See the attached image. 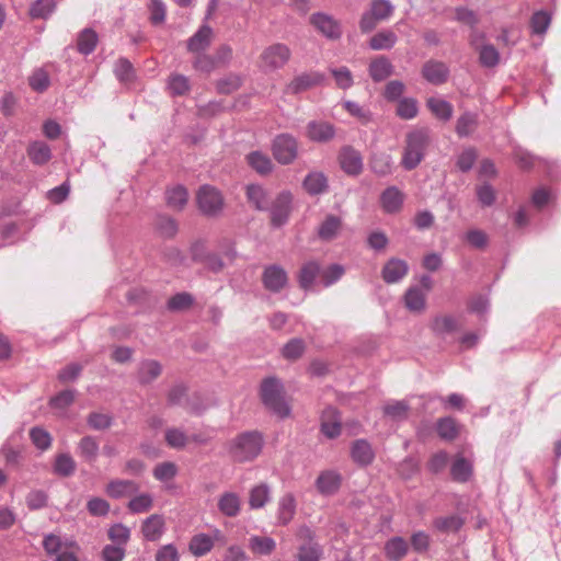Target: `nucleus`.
I'll return each instance as SVG.
<instances>
[{
    "label": "nucleus",
    "instance_id": "55",
    "mask_svg": "<svg viewBox=\"0 0 561 561\" xmlns=\"http://www.w3.org/2000/svg\"><path fill=\"white\" fill-rule=\"evenodd\" d=\"M56 3L54 0H37L30 9V14L33 19H47L55 10Z\"/></svg>",
    "mask_w": 561,
    "mask_h": 561
},
{
    "label": "nucleus",
    "instance_id": "52",
    "mask_svg": "<svg viewBox=\"0 0 561 561\" xmlns=\"http://www.w3.org/2000/svg\"><path fill=\"white\" fill-rule=\"evenodd\" d=\"M168 89L172 95L186 94L191 89L188 78L180 73L171 75L168 80Z\"/></svg>",
    "mask_w": 561,
    "mask_h": 561
},
{
    "label": "nucleus",
    "instance_id": "61",
    "mask_svg": "<svg viewBox=\"0 0 561 561\" xmlns=\"http://www.w3.org/2000/svg\"><path fill=\"white\" fill-rule=\"evenodd\" d=\"M242 84V78L238 75H229L217 82V90L222 94H230L237 91Z\"/></svg>",
    "mask_w": 561,
    "mask_h": 561
},
{
    "label": "nucleus",
    "instance_id": "27",
    "mask_svg": "<svg viewBox=\"0 0 561 561\" xmlns=\"http://www.w3.org/2000/svg\"><path fill=\"white\" fill-rule=\"evenodd\" d=\"M296 514V499L291 493L283 495L278 501L277 524L287 525Z\"/></svg>",
    "mask_w": 561,
    "mask_h": 561
},
{
    "label": "nucleus",
    "instance_id": "19",
    "mask_svg": "<svg viewBox=\"0 0 561 561\" xmlns=\"http://www.w3.org/2000/svg\"><path fill=\"white\" fill-rule=\"evenodd\" d=\"M162 373V366L158 360H142L137 369V380L140 385L146 386L154 381Z\"/></svg>",
    "mask_w": 561,
    "mask_h": 561
},
{
    "label": "nucleus",
    "instance_id": "12",
    "mask_svg": "<svg viewBox=\"0 0 561 561\" xmlns=\"http://www.w3.org/2000/svg\"><path fill=\"white\" fill-rule=\"evenodd\" d=\"M339 161L342 170L348 175H358L363 171L362 154L352 147L342 148Z\"/></svg>",
    "mask_w": 561,
    "mask_h": 561
},
{
    "label": "nucleus",
    "instance_id": "58",
    "mask_svg": "<svg viewBox=\"0 0 561 561\" xmlns=\"http://www.w3.org/2000/svg\"><path fill=\"white\" fill-rule=\"evenodd\" d=\"M194 304V297L188 293H179L168 301V309L171 311H183Z\"/></svg>",
    "mask_w": 561,
    "mask_h": 561
},
{
    "label": "nucleus",
    "instance_id": "54",
    "mask_svg": "<svg viewBox=\"0 0 561 561\" xmlns=\"http://www.w3.org/2000/svg\"><path fill=\"white\" fill-rule=\"evenodd\" d=\"M322 556L321 547L316 542L304 543L298 548V561H320Z\"/></svg>",
    "mask_w": 561,
    "mask_h": 561
},
{
    "label": "nucleus",
    "instance_id": "63",
    "mask_svg": "<svg viewBox=\"0 0 561 561\" xmlns=\"http://www.w3.org/2000/svg\"><path fill=\"white\" fill-rule=\"evenodd\" d=\"M30 436L33 444L42 450H46L51 445V436L50 434L41 427H33L30 431Z\"/></svg>",
    "mask_w": 561,
    "mask_h": 561
},
{
    "label": "nucleus",
    "instance_id": "49",
    "mask_svg": "<svg viewBox=\"0 0 561 561\" xmlns=\"http://www.w3.org/2000/svg\"><path fill=\"white\" fill-rule=\"evenodd\" d=\"M76 471V462L69 454H60L56 457L54 472L60 477H70Z\"/></svg>",
    "mask_w": 561,
    "mask_h": 561
},
{
    "label": "nucleus",
    "instance_id": "28",
    "mask_svg": "<svg viewBox=\"0 0 561 561\" xmlns=\"http://www.w3.org/2000/svg\"><path fill=\"white\" fill-rule=\"evenodd\" d=\"M473 472V465L462 456H457L450 467L453 480L457 482H467Z\"/></svg>",
    "mask_w": 561,
    "mask_h": 561
},
{
    "label": "nucleus",
    "instance_id": "17",
    "mask_svg": "<svg viewBox=\"0 0 561 561\" xmlns=\"http://www.w3.org/2000/svg\"><path fill=\"white\" fill-rule=\"evenodd\" d=\"M217 506L226 517H236L241 511V497L236 492H224L219 495Z\"/></svg>",
    "mask_w": 561,
    "mask_h": 561
},
{
    "label": "nucleus",
    "instance_id": "29",
    "mask_svg": "<svg viewBox=\"0 0 561 561\" xmlns=\"http://www.w3.org/2000/svg\"><path fill=\"white\" fill-rule=\"evenodd\" d=\"M213 30L208 25H203L187 42V49L192 53L205 50L211 42Z\"/></svg>",
    "mask_w": 561,
    "mask_h": 561
},
{
    "label": "nucleus",
    "instance_id": "6",
    "mask_svg": "<svg viewBox=\"0 0 561 561\" xmlns=\"http://www.w3.org/2000/svg\"><path fill=\"white\" fill-rule=\"evenodd\" d=\"M272 151L277 162L289 164L296 159L298 153L297 140L289 134H280L274 138Z\"/></svg>",
    "mask_w": 561,
    "mask_h": 561
},
{
    "label": "nucleus",
    "instance_id": "48",
    "mask_svg": "<svg viewBox=\"0 0 561 561\" xmlns=\"http://www.w3.org/2000/svg\"><path fill=\"white\" fill-rule=\"evenodd\" d=\"M164 439L169 447L183 449L187 445L190 438L183 430L170 427L165 431Z\"/></svg>",
    "mask_w": 561,
    "mask_h": 561
},
{
    "label": "nucleus",
    "instance_id": "22",
    "mask_svg": "<svg viewBox=\"0 0 561 561\" xmlns=\"http://www.w3.org/2000/svg\"><path fill=\"white\" fill-rule=\"evenodd\" d=\"M307 135L312 141L327 142L334 137L335 129L328 122L312 121L307 126Z\"/></svg>",
    "mask_w": 561,
    "mask_h": 561
},
{
    "label": "nucleus",
    "instance_id": "8",
    "mask_svg": "<svg viewBox=\"0 0 561 561\" xmlns=\"http://www.w3.org/2000/svg\"><path fill=\"white\" fill-rule=\"evenodd\" d=\"M262 282L265 289L279 293L288 283L287 273L279 265H268L263 271Z\"/></svg>",
    "mask_w": 561,
    "mask_h": 561
},
{
    "label": "nucleus",
    "instance_id": "35",
    "mask_svg": "<svg viewBox=\"0 0 561 561\" xmlns=\"http://www.w3.org/2000/svg\"><path fill=\"white\" fill-rule=\"evenodd\" d=\"M271 500V489L266 483L253 486L249 492V506L259 510L265 506Z\"/></svg>",
    "mask_w": 561,
    "mask_h": 561
},
{
    "label": "nucleus",
    "instance_id": "32",
    "mask_svg": "<svg viewBox=\"0 0 561 561\" xmlns=\"http://www.w3.org/2000/svg\"><path fill=\"white\" fill-rule=\"evenodd\" d=\"M250 550L257 556H270L276 549V541L266 536H251L249 538Z\"/></svg>",
    "mask_w": 561,
    "mask_h": 561
},
{
    "label": "nucleus",
    "instance_id": "41",
    "mask_svg": "<svg viewBox=\"0 0 561 561\" xmlns=\"http://www.w3.org/2000/svg\"><path fill=\"white\" fill-rule=\"evenodd\" d=\"M398 41L396 33L386 30L376 33L369 39V47L374 50L391 49Z\"/></svg>",
    "mask_w": 561,
    "mask_h": 561
},
{
    "label": "nucleus",
    "instance_id": "43",
    "mask_svg": "<svg viewBox=\"0 0 561 561\" xmlns=\"http://www.w3.org/2000/svg\"><path fill=\"white\" fill-rule=\"evenodd\" d=\"M477 125V114L471 112H465L457 119L456 133L459 137H468L476 130Z\"/></svg>",
    "mask_w": 561,
    "mask_h": 561
},
{
    "label": "nucleus",
    "instance_id": "36",
    "mask_svg": "<svg viewBox=\"0 0 561 561\" xmlns=\"http://www.w3.org/2000/svg\"><path fill=\"white\" fill-rule=\"evenodd\" d=\"M247 198L255 209L267 210L268 209V195L267 192L257 184H250L247 186Z\"/></svg>",
    "mask_w": 561,
    "mask_h": 561
},
{
    "label": "nucleus",
    "instance_id": "53",
    "mask_svg": "<svg viewBox=\"0 0 561 561\" xmlns=\"http://www.w3.org/2000/svg\"><path fill=\"white\" fill-rule=\"evenodd\" d=\"M383 414L392 420H404L408 416L409 404L405 401H392L383 405Z\"/></svg>",
    "mask_w": 561,
    "mask_h": 561
},
{
    "label": "nucleus",
    "instance_id": "46",
    "mask_svg": "<svg viewBox=\"0 0 561 561\" xmlns=\"http://www.w3.org/2000/svg\"><path fill=\"white\" fill-rule=\"evenodd\" d=\"M153 506V496L149 493H140L135 495L127 504L129 512L133 514H144L149 512Z\"/></svg>",
    "mask_w": 561,
    "mask_h": 561
},
{
    "label": "nucleus",
    "instance_id": "23",
    "mask_svg": "<svg viewBox=\"0 0 561 561\" xmlns=\"http://www.w3.org/2000/svg\"><path fill=\"white\" fill-rule=\"evenodd\" d=\"M100 451L99 440L93 436L82 437L77 446V453L83 461L92 465L96 461Z\"/></svg>",
    "mask_w": 561,
    "mask_h": 561
},
{
    "label": "nucleus",
    "instance_id": "44",
    "mask_svg": "<svg viewBox=\"0 0 561 561\" xmlns=\"http://www.w3.org/2000/svg\"><path fill=\"white\" fill-rule=\"evenodd\" d=\"M427 106L431 110V112L442 121L447 122L453 116V105L443 99L430 98L427 100Z\"/></svg>",
    "mask_w": 561,
    "mask_h": 561
},
{
    "label": "nucleus",
    "instance_id": "40",
    "mask_svg": "<svg viewBox=\"0 0 561 561\" xmlns=\"http://www.w3.org/2000/svg\"><path fill=\"white\" fill-rule=\"evenodd\" d=\"M432 331L439 336L457 331L458 323L453 316H437L431 323Z\"/></svg>",
    "mask_w": 561,
    "mask_h": 561
},
{
    "label": "nucleus",
    "instance_id": "7",
    "mask_svg": "<svg viewBox=\"0 0 561 561\" xmlns=\"http://www.w3.org/2000/svg\"><path fill=\"white\" fill-rule=\"evenodd\" d=\"M293 195L288 191L280 192L275 199L268 204L271 224L273 227L284 226L291 213Z\"/></svg>",
    "mask_w": 561,
    "mask_h": 561
},
{
    "label": "nucleus",
    "instance_id": "38",
    "mask_svg": "<svg viewBox=\"0 0 561 561\" xmlns=\"http://www.w3.org/2000/svg\"><path fill=\"white\" fill-rule=\"evenodd\" d=\"M304 187L310 195H319L328 190V179L322 172H311L304 180Z\"/></svg>",
    "mask_w": 561,
    "mask_h": 561
},
{
    "label": "nucleus",
    "instance_id": "51",
    "mask_svg": "<svg viewBox=\"0 0 561 561\" xmlns=\"http://www.w3.org/2000/svg\"><path fill=\"white\" fill-rule=\"evenodd\" d=\"M463 525V519L458 515L437 517L434 520V527L444 533H456Z\"/></svg>",
    "mask_w": 561,
    "mask_h": 561
},
{
    "label": "nucleus",
    "instance_id": "33",
    "mask_svg": "<svg viewBox=\"0 0 561 561\" xmlns=\"http://www.w3.org/2000/svg\"><path fill=\"white\" fill-rule=\"evenodd\" d=\"M213 548L214 539L204 533L193 536L188 543V550L195 557H203L210 552Z\"/></svg>",
    "mask_w": 561,
    "mask_h": 561
},
{
    "label": "nucleus",
    "instance_id": "64",
    "mask_svg": "<svg viewBox=\"0 0 561 561\" xmlns=\"http://www.w3.org/2000/svg\"><path fill=\"white\" fill-rule=\"evenodd\" d=\"M110 503L102 497H91L87 503V510L92 516H106L110 512Z\"/></svg>",
    "mask_w": 561,
    "mask_h": 561
},
{
    "label": "nucleus",
    "instance_id": "16",
    "mask_svg": "<svg viewBox=\"0 0 561 561\" xmlns=\"http://www.w3.org/2000/svg\"><path fill=\"white\" fill-rule=\"evenodd\" d=\"M409 272V266L405 261L400 259H390L381 271L382 279L387 284L399 283Z\"/></svg>",
    "mask_w": 561,
    "mask_h": 561
},
{
    "label": "nucleus",
    "instance_id": "2",
    "mask_svg": "<svg viewBox=\"0 0 561 561\" xmlns=\"http://www.w3.org/2000/svg\"><path fill=\"white\" fill-rule=\"evenodd\" d=\"M431 142L428 128L421 127L409 131L405 136L401 165L405 170H414L423 161Z\"/></svg>",
    "mask_w": 561,
    "mask_h": 561
},
{
    "label": "nucleus",
    "instance_id": "50",
    "mask_svg": "<svg viewBox=\"0 0 561 561\" xmlns=\"http://www.w3.org/2000/svg\"><path fill=\"white\" fill-rule=\"evenodd\" d=\"M320 273V266L316 262L306 263L299 273V285L304 289H308L312 286L316 277Z\"/></svg>",
    "mask_w": 561,
    "mask_h": 561
},
{
    "label": "nucleus",
    "instance_id": "9",
    "mask_svg": "<svg viewBox=\"0 0 561 561\" xmlns=\"http://www.w3.org/2000/svg\"><path fill=\"white\" fill-rule=\"evenodd\" d=\"M310 23L325 37L337 39L342 35L341 26L336 20L325 13H314L310 16Z\"/></svg>",
    "mask_w": 561,
    "mask_h": 561
},
{
    "label": "nucleus",
    "instance_id": "31",
    "mask_svg": "<svg viewBox=\"0 0 561 561\" xmlns=\"http://www.w3.org/2000/svg\"><path fill=\"white\" fill-rule=\"evenodd\" d=\"M342 227V220L334 215H328L318 228V236L323 241L333 240Z\"/></svg>",
    "mask_w": 561,
    "mask_h": 561
},
{
    "label": "nucleus",
    "instance_id": "39",
    "mask_svg": "<svg viewBox=\"0 0 561 561\" xmlns=\"http://www.w3.org/2000/svg\"><path fill=\"white\" fill-rule=\"evenodd\" d=\"M249 165L261 175L272 172L273 163L270 157L261 151H252L247 156Z\"/></svg>",
    "mask_w": 561,
    "mask_h": 561
},
{
    "label": "nucleus",
    "instance_id": "26",
    "mask_svg": "<svg viewBox=\"0 0 561 561\" xmlns=\"http://www.w3.org/2000/svg\"><path fill=\"white\" fill-rule=\"evenodd\" d=\"M351 456L352 459L360 466H367L371 463L375 458V454L370 444L365 439H357L353 443L351 448Z\"/></svg>",
    "mask_w": 561,
    "mask_h": 561
},
{
    "label": "nucleus",
    "instance_id": "56",
    "mask_svg": "<svg viewBox=\"0 0 561 561\" xmlns=\"http://www.w3.org/2000/svg\"><path fill=\"white\" fill-rule=\"evenodd\" d=\"M156 228L163 238H172L178 232L176 221L169 216H158L156 220Z\"/></svg>",
    "mask_w": 561,
    "mask_h": 561
},
{
    "label": "nucleus",
    "instance_id": "62",
    "mask_svg": "<svg viewBox=\"0 0 561 561\" xmlns=\"http://www.w3.org/2000/svg\"><path fill=\"white\" fill-rule=\"evenodd\" d=\"M116 78L124 83L131 82L134 79V68L129 60L121 58L117 60L114 69Z\"/></svg>",
    "mask_w": 561,
    "mask_h": 561
},
{
    "label": "nucleus",
    "instance_id": "14",
    "mask_svg": "<svg viewBox=\"0 0 561 561\" xmlns=\"http://www.w3.org/2000/svg\"><path fill=\"white\" fill-rule=\"evenodd\" d=\"M448 75L449 69L443 61L428 60L422 68L424 79L435 85L446 82Z\"/></svg>",
    "mask_w": 561,
    "mask_h": 561
},
{
    "label": "nucleus",
    "instance_id": "21",
    "mask_svg": "<svg viewBox=\"0 0 561 561\" xmlns=\"http://www.w3.org/2000/svg\"><path fill=\"white\" fill-rule=\"evenodd\" d=\"M426 295L419 286L409 287L403 297L405 308L411 312L422 313L426 308Z\"/></svg>",
    "mask_w": 561,
    "mask_h": 561
},
{
    "label": "nucleus",
    "instance_id": "25",
    "mask_svg": "<svg viewBox=\"0 0 561 561\" xmlns=\"http://www.w3.org/2000/svg\"><path fill=\"white\" fill-rule=\"evenodd\" d=\"M323 77L320 73H301L294 78L287 85L286 91L288 93L297 94L300 93L322 81Z\"/></svg>",
    "mask_w": 561,
    "mask_h": 561
},
{
    "label": "nucleus",
    "instance_id": "15",
    "mask_svg": "<svg viewBox=\"0 0 561 561\" xmlns=\"http://www.w3.org/2000/svg\"><path fill=\"white\" fill-rule=\"evenodd\" d=\"M342 477L335 470L322 471L316 480V486L322 495H332L336 493L341 486Z\"/></svg>",
    "mask_w": 561,
    "mask_h": 561
},
{
    "label": "nucleus",
    "instance_id": "47",
    "mask_svg": "<svg viewBox=\"0 0 561 561\" xmlns=\"http://www.w3.org/2000/svg\"><path fill=\"white\" fill-rule=\"evenodd\" d=\"M479 61L485 68H493L500 62V53L492 44H483L478 49Z\"/></svg>",
    "mask_w": 561,
    "mask_h": 561
},
{
    "label": "nucleus",
    "instance_id": "11",
    "mask_svg": "<svg viewBox=\"0 0 561 561\" xmlns=\"http://www.w3.org/2000/svg\"><path fill=\"white\" fill-rule=\"evenodd\" d=\"M342 431V421L339 411L333 407H328L321 414V433L332 439L340 436Z\"/></svg>",
    "mask_w": 561,
    "mask_h": 561
},
{
    "label": "nucleus",
    "instance_id": "37",
    "mask_svg": "<svg viewBox=\"0 0 561 561\" xmlns=\"http://www.w3.org/2000/svg\"><path fill=\"white\" fill-rule=\"evenodd\" d=\"M99 36L92 28L82 30L77 38V49L82 55H90L94 51Z\"/></svg>",
    "mask_w": 561,
    "mask_h": 561
},
{
    "label": "nucleus",
    "instance_id": "4",
    "mask_svg": "<svg viewBox=\"0 0 561 561\" xmlns=\"http://www.w3.org/2000/svg\"><path fill=\"white\" fill-rule=\"evenodd\" d=\"M291 50L283 43H274L265 47L260 55L259 67L265 71L282 69L290 59Z\"/></svg>",
    "mask_w": 561,
    "mask_h": 561
},
{
    "label": "nucleus",
    "instance_id": "34",
    "mask_svg": "<svg viewBox=\"0 0 561 561\" xmlns=\"http://www.w3.org/2000/svg\"><path fill=\"white\" fill-rule=\"evenodd\" d=\"M392 164V157L386 152H376L370 158V170L378 176L391 174Z\"/></svg>",
    "mask_w": 561,
    "mask_h": 561
},
{
    "label": "nucleus",
    "instance_id": "10",
    "mask_svg": "<svg viewBox=\"0 0 561 561\" xmlns=\"http://www.w3.org/2000/svg\"><path fill=\"white\" fill-rule=\"evenodd\" d=\"M140 531L147 541H158L165 531V519L161 514H152L142 520Z\"/></svg>",
    "mask_w": 561,
    "mask_h": 561
},
{
    "label": "nucleus",
    "instance_id": "3",
    "mask_svg": "<svg viewBox=\"0 0 561 561\" xmlns=\"http://www.w3.org/2000/svg\"><path fill=\"white\" fill-rule=\"evenodd\" d=\"M261 399L264 405L279 417H286L290 408L284 398V387L275 377L265 378L261 383Z\"/></svg>",
    "mask_w": 561,
    "mask_h": 561
},
{
    "label": "nucleus",
    "instance_id": "18",
    "mask_svg": "<svg viewBox=\"0 0 561 561\" xmlns=\"http://www.w3.org/2000/svg\"><path fill=\"white\" fill-rule=\"evenodd\" d=\"M368 72L373 81L381 82L393 75L394 67L386 56H379L370 61Z\"/></svg>",
    "mask_w": 561,
    "mask_h": 561
},
{
    "label": "nucleus",
    "instance_id": "1",
    "mask_svg": "<svg viewBox=\"0 0 561 561\" xmlns=\"http://www.w3.org/2000/svg\"><path fill=\"white\" fill-rule=\"evenodd\" d=\"M264 446V437L257 431L243 432L227 443L228 454L236 462L254 460Z\"/></svg>",
    "mask_w": 561,
    "mask_h": 561
},
{
    "label": "nucleus",
    "instance_id": "60",
    "mask_svg": "<svg viewBox=\"0 0 561 561\" xmlns=\"http://www.w3.org/2000/svg\"><path fill=\"white\" fill-rule=\"evenodd\" d=\"M417 103L414 99L404 98L398 103L397 115L403 119H412L417 115Z\"/></svg>",
    "mask_w": 561,
    "mask_h": 561
},
{
    "label": "nucleus",
    "instance_id": "59",
    "mask_svg": "<svg viewBox=\"0 0 561 561\" xmlns=\"http://www.w3.org/2000/svg\"><path fill=\"white\" fill-rule=\"evenodd\" d=\"M107 535L113 542L124 546L130 538V529L127 526L117 523L110 527Z\"/></svg>",
    "mask_w": 561,
    "mask_h": 561
},
{
    "label": "nucleus",
    "instance_id": "30",
    "mask_svg": "<svg viewBox=\"0 0 561 561\" xmlns=\"http://www.w3.org/2000/svg\"><path fill=\"white\" fill-rule=\"evenodd\" d=\"M167 205L173 210H182L188 201L187 190L182 185H175L165 191Z\"/></svg>",
    "mask_w": 561,
    "mask_h": 561
},
{
    "label": "nucleus",
    "instance_id": "57",
    "mask_svg": "<svg viewBox=\"0 0 561 561\" xmlns=\"http://www.w3.org/2000/svg\"><path fill=\"white\" fill-rule=\"evenodd\" d=\"M551 22V16L546 11H537L530 20V27L534 34L541 35L546 33Z\"/></svg>",
    "mask_w": 561,
    "mask_h": 561
},
{
    "label": "nucleus",
    "instance_id": "13",
    "mask_svg": "<svg viewBox=\"0 0 561 561\" xmlns=\"http://www.w3.org/2000/svg\"><path fill=\"white\" fill-rule=\"evenodd\" d=\"M139 491V484L133 480L114 479L105 488V493L115 500L130 496Z\"/></svg>",
    "mask_w": 561,
    "mask_h": 561
},
{
    "label": "nucleus",
    "instance_id": "42",
    "mask_svg": "<svg viewBox=\"0 0 561 561\" xmlns=\"http://www.w3.org/2000/svg\"><path fill=\"white\" fill-rule=\"evenodd\" d=\"M30 159L38 165L47 163L51 158L49 146L44 141H34L28 146Z\"/></svg>",
    "mask_w": 561,
    "mask_h": 561
},
{
    "label": "nucleus",
    "instance_id": "20",
    "mask_svg": "<svg viewBox=\"0 0 561 561\" xmlns=\"http://www.w3.org/2000/svg\"><path fill=\"white\" fill-rule=\"evenodd\" d=\"M404 195L396 186L387 187L380 195L382 209L388 214L398 213L403 204Z\"/></svg>",
    "mask_w": 561,
    "mask_h": 561
},
{
    "label": "nucleus",
    "instance_id": "5",
    "mask_svg": "<svg viewBox=\"0 0 561 561\" xmlns=\"http://www.w3.org/2000/svg\"><path fill=\"white\" fill-rule=\"evenodd\" d=\"M196 199L199 210L209 217L219 215L224 208L221 193L211 185L201 186Z\"/></svg>",
    "mask_w": 561,
    "mask_h": 561
},
{
    "label": "nucleus",
    "instance_id": "24",
    "mask_svg": "<svg viewBox=\"0 0 561 561\" xmlns=\"http://www.w3.org/2000/svg\"><path fill=\"white\" fill-rule=\"evenodd\" d=\"M383 551L388 560L400 561L408 554L409 543L404 538L394 536L386 541Z\"/></svg>",
    "mask_w": 561,
    "mask_h": 561
},
{
    "label": "nucleus",
    "instance_id": "45",
    "mask_svg": "<svg viewBox=\"0 0 561 561\" xmlns=\"http://www.w3.org/2000/svg\"><path fill=\"white\" fill-rule=\"evenodd\" d=\"M436 430L439 437L445 440H454L459 434V426L450 416L439 419Z\"/></svg>",
    "mask_w": 561,
    "mask_h": 561
}]
</instances>
